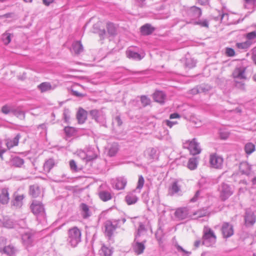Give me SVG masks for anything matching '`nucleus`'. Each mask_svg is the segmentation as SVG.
Returning a JSON list of instances; mask_svg holds the SVG:
<instances>
[{"instance_id": "obj_1", "label": "nucleus", "mask_w": 256, "mask_h": 256, "mask_svg": "<svg viewBox=\"0 0 256 256\" xmlns=\"http://www.w3.org/2000/svg\"><path fill=\"white\" fill-rule=\"evenodd\" d=\"M82 241V232L76 226L70 228L68 232L66 242L72 248H76Z\"/></svg>"}, {"instance_id": "obj_2", "label": "nucleus", "mask_w": 256, "mask_h": 256, "mask_svg": "<svg viewBox=\"0 0 256 256\" xmlns=\"http://www.w3.org/2000/svg\"><path fill=\"white\" fill-rule=\"evenodd\" d=\"M203 233L202 244L204 245L210 246L216 243V237L211 228L204 226Z\"/></svg>"}, {"instance_id": "obj_3", "label": "nucleus", "mask_w": 256, "mask_h": 256, "mask_svg": "<svg viewBox=\"0 0 256 256\" xmlns=\"http://www.w3.org/2000/svg\"><path fill=\"white\" fill-rule=\"evenodd\" d=\"M120 220H108L104 222V234L109 239L112 238L114 232L118 226Z\"/></svg>"}, {"instance_id": "obj_4", "label": "nucleus", "mask_w": 256, "mask_h": 256, "mask_svg": "<svg viewBox=\"0 0 256 256\" xmlns=\"http://www.w3.org/2000/svg\"><path fill=\"white\" fill-rule=\"evenodd\" d=\"M90 114L92 119L94 120L100 126L107 127L106 116L102 112L96 110H90Z\"/></svg>"}, {"instance_id": "obj_5", "label": "nucleus", "mask_w": 256, "mask_h": 256, "mask_svg": "<svg viewBox=\"0 0 256 256\" xmlns=\"http://www.w3.org/2000/svg\"><path fill=\"white\" fill-rule=\"evenodd\" d=\"M32 213L37 216H44L45 214L44 205L40 202L34 200L30 205Z\"/></svg>"}, {"instance_id": "obj_6", "label": "nucleus", "mask_w": 256, "mask_h": 256, "mask_svg": "<svg viewBox=\"0 0 256 256\" xmlns=\"http://www.w3.org/2000/svg\"><path fill=\"white\" fill-rule=\"evenodd\" d=\"M146 242L145 239H142L136 236L132 244V248L134 251L137 254H142L145 249L144 244Z\"/></svg>"}, {"instance_id": "obj_7", "label": "nucleus", "mask_w": 256, "mask_h": 256, "mask_svg": "<svg viewBox=\"0 0 256 256\" xmlns=\"http://www.w3.org/2000/svg\"><path fill=\"white\" fill-rule=\"evenodd\" d=\"M244 225L246 227H251L256 222V218L254 212L250 209H246L244 216Z\"/></svg>"}, {"instance_id": "obj_8", "label": "nucleus", "mask_w": 256, "mask_h": 256, "mask_svg": "<svg viewBox=\"0 0 256 256\" xmlns=\"http://www.w3.org/2000/svg\"><path fill=\"white\" fill-rule=\"evenodd\" d=\"M246 68L244 66L236 67L232 73V76L234 80H246Z\"/></svg>"}, {"instance_id": "obj_9", "label": "nucleus", "mask_w": 256, "mask_h": 256, "mask_svg": "<svg viewBox=\"0 0 256 256\" xmlns=\"http://www.w3.org/2000/svg\"><path fill=\"white\" fill-rule=\"evenodd\" d=\"M210 163L212 168H220L223 163V158L216 153L210 155Z\"/></svg>"}, {"instance_id": "obj_10", "label": "nucleus", "mask_w": 256, "mask_h": 256, "mask_svg": "<svg viewBox=\"0 0 256 256\" xmlns=\"http://www.w3.org/2000/svg\"><path fill=\"white\" fill-rule=\"evenodd\" d=\"M189 150L191 154L195 156L201 152V148L200 144L197 142L196 138L192 139L189 143Z\"/></svg>"}, {"instance_id": "obj_11", "label": "nucleus", "mask_w": 256, "mask_h": 256, "mask_svg": "<svg viewBox=\"0 0 256 256\" xmlns=\"http://www.w3.org/2000/svg\"><path fill=\"white\" fill-rule=\"evenodd\" d=\"M17 252V249L12 244H6L2 249L0 253L2 256H12Z\"/></svg>"}, {"instance_id": "obj_12", "label": "nucleus", "mask_w": 256, "mask_h": 256, "mask_svg": "<svg viewBox=\"0 0 256 256\" xmlns=\"http://www.w3.org/2000/svg\"><path fill=\"white\" fill-rule=\"evenodd\" d=\"M127 183L126 179L124 177H119L112 182V187L116 190L124 189Z\"/></svg>"}, {"instance_id": "obj_13", "label": "nucleus", "mask_w": 256, "mask_h": 256, "mask_svg": "<svg viewBox=\"0 0 256 256\" xmlns=\"http://www.w3.org/2000/svg\"><path fill=\"white\" fill-rule=\"evenodd\" d=\"M222 232L224 238H228L234 234L233 226L228 222H224L222 226Z\"/></svg>"}, {"instance_id": "obj_14", "label": "nucleus", "mask_w": 256, "mask_h": 256, "mask_svg": "<svg viewBox=\"0 0 256 256\" xmlns=\"http://www.w3.org/2000/svg\"><path fill=\"white\" fill-rule=\"evenodd\" d=\"M189 214V209L186 207L180 208L176 210L175 216L179 220H183L188 218Z\"/></svg>"}, {"instance_id": "obj_15", "label": "nucleus", "mask_w": 256, "mask_h": 256, "mask_svg": "<svg viewBox=\"0 0 256 256\" xmlns=\"http://www.w3.org/2000/svg\"><path fill=\"white\" fill-rule=\"evenodd\" d=\"M188 16L192 19H196L200 18L202 12L200 8L196 6H191L188 11Z\"/></svg>"}, {"instance_id": "obj_16", "label": "nucleus", "mask_w": 256, "mask_h": 256, "mask_svg": "<svg viewBox=\"0 0 256 256\" xmlns=\"http://www.w3.org/2000/svg\"><path fill=\"white\" fill-rule=\"evenodd\" d=\"M156 30V28L150 24H146L140 28V32L142 36H149L152 34Z\"/></svg>"}, {"instance_id": "obj_17", "label": "nucleus", "mask_w": 256, "mask_h": 256, "mask_svg": "<svg viewBox=\"0 0 256 256\" xmlns=\"http://www.w3.org/2000/svg\"><path fill=\"white\" fill-rule=\"evenodd\" d=\"M166 95L164 92L161 90H156L153 94V98L154 100L160 104L164 103Z\"/></svg>"}, {"instance_id": "obj_18", "label": "nucleus", "mask_w": 256, "mask_h": 256, "mask_svg": "<svg viewBox=\"0 0 256 256\" xmlns=\"http://www.w3.org/2000/svg\"><path fill=\"white\" fill-rule=\"evenodd\" d=\"M21 138L20 134H18L12 139H7L6 140V144L8 149H10L14 146L18 145L19 140Z\"/></svg>"}, {"instance_id": "obj_19", "label": "nucleus", "mask_w": 256, "mask_h": 256, "mask_svg": "<svg viewBox=\"0 0 256 256\" xmlns=\"http://www.w3.org/2000/svg\"><path fill=\"white\" fill-rule=\"evenodd\" d=\"M126 56L130 59L134 60H140L144 58V53L140 54L131 50H128L126 51Z\"/></svg>"}, {"instance_id": "obj_20", "label": "nucleus", "mask_w": 256, "mask_h": 256, "mask_svg": "<svg viewBox=\"0 0 256 256\" xmlns=\"http://www.w3.org/2000/svg\"><path fill=\"white\" fill-rule=\"evenodd\" d=\"M78 124H84L87 118V112L82 108H80L76 114Z\"/></svg>"}, {"instance_id": "obj_21", "label": "nucleus", "mask_w": 256, "mask_h": 256, "mask_svg": "<svg viewBox=\"0 0 256 256\" xmlns=\"http://www.w3.org/2000/svg\"><path fill=\"white\" fill-rule=\"evenodd\" d=\"M81 214L84 218H87L91 215L88 206L84 203H82L80 205Z\"/></svg>"}, {"instance_id": "obj_22", "label": "nucleus", "mask_w": 256, "mask_h": 256, "mask_svg": "<svg viewBox=\"0 0 256 256\" xmlns=\"http://www.w3.org/2000/svg\"><path fill=\"white\" fill-rule=\"evenodd\" d=\"M146 152L150 160H154L158 158V152L156 148H150L147 149Z\"/></svg>"}, {"instance_id": "obj_23", "label": "nucleus", "mask_w": 256, "mask_h": 256, "mask_svg": "<svg viewBox=\"0 0 256 256\" xmlns=\"http://www.w3.org/2000/svg\"><path fill=\"white\" fill-rule=\"evenodd\" d=\"M22 241L26 246H30L33 242L32 235L30 233H25L22 235Z\"/></svg>"}, {"instance_id": "obj_24", "label": "nucleus", "mask_w": 256, "mask_h": 256, "mask_svg": "<svg viewBox=\"0 0 256 256\" xmlns=\"http://www.w3.org/2000/svg\"><path fill=\"white\" fill-rule=\"evenodd\" d=\"M138 200V198L134 193H128L125 197V201L128 205L136 204Z\"/></svg>"}, {"instance_id": "obj_25", "label": "nucleus", "mask_w": 256, "mask_h": 256, "mask_svg": "<svg viewBox=\"0 0 256 256\" xmlns=\"http://www.w3.org/2000/svg\"><path fill=\"white\" fill-rule=\"evenodd\" d=\"M107 148L108 150V154L110 156H114L117 153L118 147L117 143L114 142L112 144H109Z\"/></svg>"}, {"instance_id": "obj_26", "label": "nucleus", "mask_w": 256, "mask_h": 256, "mask_svg": "<svg viewBox=\"0 0 256 256\" xmlns=\"http://www.w3.org/2000/svg\"><path fill=\"white\" fill-rule=\"evenodd\" d=\"M83 46L80 41H76L72 44V50L75 54H78L83 51Z\"/></svg>"}, {"instance_id": "obj_27", "label": "nucleus", "mask_w": 256, "mask_h": 256, "mask_svg": "<svg viewBox=\"0 0 256 256\" xmlns=\"http://www.w3.org/2000/svg\"><path fill=\"white\" fill-rule=\"evenodd\" d=\"M198 186L199 188V189L196 192H201V191L206 190L208 188L209 184L206 182V180L204 178H202L199 180L198 183Z\"/></svg>"}, {"instance_id": "obj_28", "label": "nucleus", "mask_w": 256, "mask_h": 256, "mask_svg": "<svg viewBox=\"0 0 256 256\" xmlns=\"http://www.w3.org/2000/svg\"><path fill=\"white\" fill-rule=\"evenodd\" d=\"M55 165L54 160L52 158H49L45 162L44 164V170L48 172Z\"/></svg>"}, {"instance_id": "obj_29", "label": "nucleus", "mask_w": 256, "mask_h": 256, "mask_svg": "<svg viewBox=\"0 0 256 256\" xmlns=\"http://www.w3.org/2000/svg\"><path fill=\"white\" fill-rule=\"evenodd\" d=\"M12 114L21 120L24 119L25 117L24 112L20 108H15L13 107Z\"/></svg>"}, {"instance_id": "obj_30", "label": "nucleus", "mask_w": 256, "mask_h": 256, "mask_svg": "<svg viewBox=\"0 0 256 256\" xmlns=\"http://www.w3.org/2000/svg\"><path fill=\"white\" fill-rule=\"evenodd\" d=\"M174 246L178 252L180 253L182 256H188L191 254L190 252L187 251L184 249L180 246L178 242L176 241L173 242Z\"/></svg>"}, {"instance_id": "obj_31", "label": "nucleus", "mask_w": 256, "mask_h": 256, "mask_svg": "<svg viewBox=\"0 0 256 256\" xmlns=\"http://www.w3.org/2000/svg\"><path fill=\"white\" fill-rule=\"evenodd\" d=\"M24 198V195L16 196L12 201V205L16 208H20L22 205V200Z\"/></svg>"}, {"instance_id": "obj_32", "label": "nucleus", "mask_w": 256, "mask_h": 256, "mask_svg": "<svg viewBox=\"0 0 256 256\" xmlns=\"http://www.w3.org/2000/svg\"><path fill=\"white\" fill-rule=\"evenodd\" d=\"M24 159L18 156L14 157L11 160L12 165L18 168L21 167L24 164Z\"/></svg>"}, {"instance_id": "obj_33", "label": "nucleus", "mask_w": 256, "mask_h": 256, "mask_svg": "<svg viewBox=\"0 0 256 256\" xmlns=\"http://www.w3.org/2000/svg\"><path fill=\"white\" fill-rule=\"evenodd\" d=\"M198 160L195 157H192L188 160L187 166L190 170H195L198 166Z\"/></svg>"}, {"instance_id": "obj_34", "label": "nucleus", "mask_w": 256, "mask_h": 256, "mask_svg": "<svg viewBox=\"0 0 256 256\" xmlns=\"http://www.w3.org/2000/svg\"><path fill=\"white\" fill-rule=\"evenodd\" d=\"M106 29L108 34L112 36L116 35V28L114 26V24L110 22H108L106 24Z\"/></svg>"}, {"instance_id": "obj_35", "label": "nucleus", "mask_w": 256, "mask_h": 256, "mask_svg": "<svg viewBox=\"0 0 256 256\" xmlns=\"http://www.w3.org/2000/svg\"><path fill=\"white\" fill-rule=\"evenodd\" d=\"M112 250L104 245L102 246L100 251V254L102 256H112Z\"/></svg>"}, {"instance_id": "obj_36", "label": "nucleus", "mask_w": 256, "mask_h": 256, "mask_svg": "<svg viewBox=\"0 0 256 256\" xmlns=\"http://www.w3.org/2000/svg\"><path fill=\"white\" fill-rule=\"evenodd\" d=\"M38 88L41 92H44L51 90L52 85L50 82H44L38 86Z\"/></svg>"}, {"instance_id": "obj_37", "label": "nucleus", "mask_w": 256, "mask_h": 256, "mask_svg": "<svg viewBox=\"0 0 256 256\" xmlns=\"http://www.w3.org/2000/svg\"><path fill=\"white\" fill-rule=\"evenodd\" d=\"M198 88L199 94L203 93L204 94H206L212 89V87L208 84H202L198 86Z\"/></svg>"}, {"instance_id": "obj_38", "label": "nucleus", "mask_w": 256, "mask_h": 256, "mask_svg": "<svg viewBox=\"0 0 256 256\" xmlns=\"http://www.w3.org/2000/svg\"><path fill=\"white\" fill-rule=\"evenodd\" d=\"M244 150L247 154H250L255 150V146L252 142L247 143L244 146Z\"/></svg>"}, {"instance_id": "obj_39", "label": "nucleus", "mask_w": 256, "mask_h": 256, "mask_svg": "<svg viewBox=\"0 0 256 256\" xmlns=\"http://www.w3.org/2000/svg\"><path fill=\"white\" fill-rule=\"evenodd\" d=\"M244 80H234V86L239 90L244 91L246 88Z\"/></svg>"}, {"instance_id": "obj_40", "label": "nucleus", "mask_w": 256, "mask_h": 256, "mask_svg": "<svg viewBox=\"0 0 256 256\" xmlns=\"http://www.w3.org/2000/svg\"><path fill=\"white\" fill-rule=\"evenodd\" d=\"M64 132L67 137L70 138L74 135L75 133V130L72 127L66 126L64 128Z\"/></svg>"}, {"instance_id": "obj_41", "label": "nucleus", "mask_w": 256, "mask_h": 256, "mask_svg": "<svg viewBox=\"0 0 256 256\" xmlns=\"http://www.w3.org/2000/svg\"><path fill=\"white\" fill-rule=\"evenodd\" d=\"M100 198L104 201L106 202L112 199L111 193H98Z\"/></svg>"}, {"instance_id": "obj_42", "label": "nucleus", "mask_w": 256, "mask_h": 256, "mask_svg": "<svg viewBox=\"0 0 256 256\" xmlns=\"http://www.w3.org/2000/svg\"><path fill=\"white\" fill-rule=\"evenodd\" d=\"M181 184L178 180L174 181L171 186L172 192H178L180 190Z\"/></svg>"}, {"instance_id": "obj_43", "label": "nucleus", "mask_w": 256, "mask_h": 256, "mask_svg": "<svg viewBox=\"0 0 256 256\" xmlns=\"http://www.w3.org/2000/svg\"><path fill=\"white\" fill-rule=\"evenodd\" d=\"M250 42L246 41L243 42H237L236 46L237 48L242 50H247L250 46Z\"/></svg>"}, {"instance_id": "obj_44", "label": "nucleus", "mask_w": 256, "mask_h": 256, "mask_svg": "<svg viewBox=\"0 0 256 256\" xmlns=\"http://www.w3.org/2000/svg\"><path fill=\"white\" fill-rule=\"evenodd\" d=\"M140 102L143 107H146L150 105L151 100L150 98L146 96H140Z\"/></svg>"}, {"instance_id": "obj_45", "label": "nucleus", "mask_w": 256, "mask_h": 256, "mask_svg": "<svg viewBox=\"0 0 256 256\" xmlns=\"http://www.w3.org/2000/svg\"><path fill=\"white\" fill-rule=\"evenodd\" d=\"M69 165L71 170L74 172H78L81 170L80 168L78 167L76 162L74 160H70Z\"/></svg>"}, {"instance_id": "obj_46", "label": "nucleus", "mask_w": 256, "mask_h": 256, "mask_svg": "<svg viewBox=\"0 0 256 256\" xmlns=\"http://www.w3.org/2000/svg\"><path fill=\"white\" fill-rule=\"evenodd\" d=\"M240 170L242 174L248 175L250 173L248 166L246 164H240Z\"/></svg>"}, {"instance_id": "obj_47", "label": "nucleus", "mask_w": 256, "mask_h": 256, "mask_svg": "<svg viewBox=\"0 0 256 256\" xmlns=\"http://www.w3.org/2000/svg\"><path fill=\"white\" fill-rule=\"evenodd\" d=\"M146 228H145V226L142 223H140L138 228V229L136 234L135 235V237L137 236L138 238H140L143 232H146Z\"/></svg>"}, {"instance_id": "obj_48", "label": "nucleus", "mask_w": 256, "mask_h": 256, "mask_svg": "<svg viewBox=\"0 0 256 256\" xmlns=\"http://www.w3.org/2000/svg\"><path fill=\"white\" fill-rule=\"evenodd\" d=\"M9 200L8 193H1L0 194V202L3 204H6Z\"/></svg>"}, {"instance_id": "obj_49", "label": "nucleus", "mask_w": 256, "mask_h": 256, "mask_svg": "<svg viewBox=\"0 0 256 256\" xmlns=\"http://www.w3.org/2000/svg\"><path fill=\"white\" fill-rule=\"evenodd\" d=\"M12 106L6 104L2 106L1 112L4 114H8L12 112Z\"/></svg>"}, {"instance_id": "obj_50", "label": "nucleus", "mask_w": 256, "mask_h": 256, "mask_svg": "<svg viewBox=\"0 0 256 256\" xmlns=\"http://www.w3.org/2000/svg\"><path fill=\"white\" fill-rule=\"evenodd\" d=\"M2 40L4 44H8L11 41V34L10 33L4 34L2 36Z\"/></svg>"}, {"instance_id": "obj_51", "label": "nucleus", "mask_w": 256, "mask_h": 256, "mask_svg": "<svg viewBox=\"0 0 256 256\" xmlns=\"http://www.w3.org/2000/svg\"><path fill=\"white\" fill-rule=\"evenodd\" d=\"M219 192H231L230 188L226 184L222 183L218 189Z\"/></svg>"}, {"instance_id": "obj_52", "label": "nucleus", "mask_w": 256, "mask_h": 256, "mask_svg": "<svg viewBox=\"0 0 256 256\" xmlns=\"http://www.w3.org/2000/svg\"><path fill=\"white\" fill-rule=\"evenodd\" d=\"M70 110L68 108H64L63 112V118L66 123L68 124L70 119Z\"/></svg>"}, {"instance_id": "obj_53", "label": "nucleus", "mask_w": 256, "mask_h": 256, "mask_svg": "<svg viewBox=\"0 0 256 256\" xmlns=\"http://www.w3.org/2000/svg\"><path fill=\"white\" fill-rule=\"evenodd\" d=\"M196 65V62L192 59H187L186 62V66L188 68H192Z\"/></svg>"}, {"instance_id": "obj_54", "label": "nucleus", "mask_w": 256, "mask_h": 256, "mask_svg": "<svg viewBox=\"0 0 256 256\" xmlns=\"http://www.w3.org/2000/svg\"><path fill=\"white\" fill-rule=\"evenodd\" d=\"M144 180L143 176L140 175L138 177L136 189L140 190L144 186Z\"/></svg>"}, {"instance_id": "obj_55", "label": "nucleus", "mask_w": 256, "mask_h": 256, "mask_svg": "<svg viewBox=\"0 0 256 256\" xmlns=\"http://www.w3.org/2000/svg\"><path fill=\"white\" fill-rule=\"evenodd\" d=\"M195 24L200 25V26L202 27H206L208 28V22L206 20H199L196 22H194Z\"/></svg>"}, {"instance_id": "obj_56", "label": "nucleus", "mask_w": 256, "mask_h": 256, "mask_svg": "<svg viewBox=\"0 0 256 256\" xmlns=\"http://www.w3.org/2000/svg\"><path fill=\"white\" fill-rule=\"evenodd\" d=\"M226 54L228 56H234L235 55V52L232 48H226Z\"/></svg>"}, {"instance_id": "obj_57", "label": "nucleus", "mask_w": 256, "mask_h": 256, "mask_svg": "<svg viewBox=\"0 0 256 256\" xmlns=\"http://www.w3.org/2000/svg\"><path fill=\"white\" fill-rule=\"evenodd\" d=\"M246 38L248 40H254L256 38V32L252 31L246 34Z\"/></svg>"}, {"instance_id": "obj_58", "label": "nucleus", "mask_w": 256, "mask_h": 256, "mask_svg": "<svg viewBox=\"0 0 256 256\" xmlns=\"http://www.w3.org/2000/svg\"><path fill=\"white\" fill-rule=\"evenodd\" d=\"M194 216L198 215V217L201 218L203 217L206 216V211L205 210H199L193 214Z\"/></svg>"}, {"instance_id": "obj_59", "label": "nucleus", "mask_w": 256, "mask_h": 256, "mask_svg": "<svg viewBox=\"0 0 256 256\" xmlns=\"http://www.w3.org/2000/svg\"><path fill=\"white\" fill-rule=\"evenodd\" d=\"M229 136V133L225 132H222L220 133V137L222 140H226Z\"/></svg>"}, {"instance_id": "obj_60", "label": "nucleus", "mask_w": 256, "mask_h": 256, "mask_svg": "<svg viewBox=\"0 0 256 256\" xmlns=\"http://www.w3.org/2000/svg\"><path fill=\"white\" fill-rule=\"evenodd\" d=\"M114 122L118 126H120L122 124V122L120 118V116H116L114 120Z\"/></svg>"}, {"instance_id": "obj_61", "label": "nucleus", "mask_w": 256, "mask_h": 256, "mask_svg": "<svg viewBox=\"0 0 256 256\" xmlns=\"http://www.w3.org/2000/svg\"><path fill=\"white\" fill-rule=\"evenodd\" d=\"M232 193H222L220 196V198L222 201L226 200L230 196Z\"/></svg>"}, {"instance_id": "obj_62", "label": "nucleus", "mask_w": 256, "mask_h": 256, "mask_svg": "<svg viewBox=\"0 0 256 256\" xmlns=\"http://www.w3.org/2000/svg\"><path fill=\"white\" fill-rule=\"evenodd\" d=\"M72 94L74 96H76L78 98H82L85 95L82 93H80L76 90H72Z\"/></svg>"}, {"instance_id": "obj_63", "label": "nucleus", "mask_w": 256, "mask_h": 256, "mask_svg": "<svg viewBox=\"0 0 256 256\" xmlns=\"http://www.w3.org/2000/svg\"><path fill=\"white\" fill-rule=\"evenodd\" d=\"M200 198V193H196L194 196L190 199V202H196Z\"/></svg>"}, {"instance_id": "obj_64", "label": "nucleus", "mask_w": 256, "mask_h": 256, "mask_svg": "<svg viewBox=\"0 0 256 256\" xmlns=\"http://www.w3.org/2000/svg\"><path fill=\"white\" fill-rule=\"evenodd\" d=\"M96 158V154H94L92 156H90L88 154H86V158L85 160L86 162L92 161Z\"/></svg>"}]
</instances>
